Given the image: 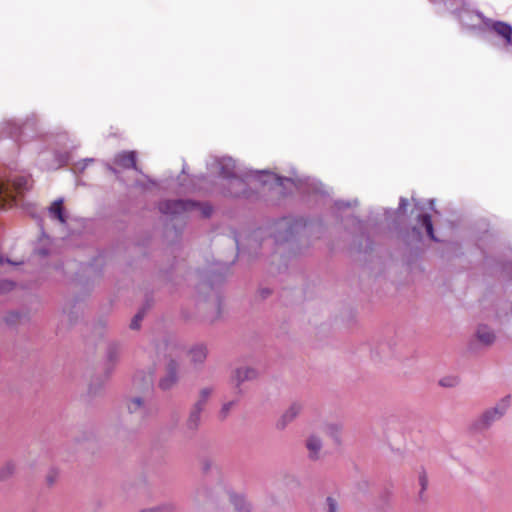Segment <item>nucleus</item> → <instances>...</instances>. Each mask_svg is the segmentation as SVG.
Segmentation results:
<instances>
[{
  "label": "nucleus",
  "mask_w": 512,
  "mask_h": 512,
  "mask_svg": "<svg viewBox=\"0 0 512 512\" xmlns=\"http://www.w3.org/2000/svg\"><path fill=\"white\" fill-rule=\"evenodd\" d=\"M198 271L200 282L197 286V291L199 295H201L204 300H208L213 296L215 306L220 313L222 305L221 287L225 283L229 266L224 263H214Z\"/></svg>",
  "instance_id": "f257e3e1"
},
{
  "label": "nucleus",
  "mask_w": 512,
  "mask_h": 512,
  "mask_svg": "<svg viewBox=\"0 0 512 512\" xmlns=\"http://www.w3.org/2000/svg\"><path fill=\"white\" fill-rule=\"evenodd\" d=\"M249 176L253 177L255 180L260 182L262 185H267L270 183V180L273 179L274 184L278 187L285 188L286 183L293 184L297 189H301L304 186H307L311 189L312 192L317 194H323L324 191L322 189V184L320 182H316L314 180H311L310 178H292V177H285L278 175L276 173H273L269 170H256L252 171Z\"/></svg>",
  "instance_id": "f03ea898"
},
{
  "label": "nucleus",
  "mask_w": 512,
  "mask_h": 512,
  "mask_svg": "<svg viewBox=\"0 0 512 512\" xmlns=\"http://www.w3.org/2000/svg\"><path fill=\"white\" fill-rule=\"evenodd\" d=\"M307 228L303 217H283L274 224L273 237L277 244L292 242Z\"/></svg>",
  "instance_id": "7ed1b4c3"
},
{
  "label": "nucleus",
  "mask_w": 512,
  "mask_h": 512,
  "mask_svg": "<svg viewBox=\"0 0 512 512\" xmlns=\"http://www.w3.org/2000/svg\"><path fill=\"white\" fill-rule=\"evenodd\" d=\"M510 405V395L503 397L495 407L485 410L477 419H475L470 429L473 432H483L491 427V425L500 420L506 413Z\"/></svg>",
  "instance_id": "20e7f679"
},
{
  "label": "nucleus",
  "mask_w": 512,
  "mask_h": 512,
  "mask_svg": "<svg viewBox=\"0 0 512 512\" xmlns=\"http://www.w3.org/2000/svg\"><path fill=\"white\" fill-rule=\"evenodd\" d=\"M218 192L225 198H248L250 196V189L248 184L243 178V175L222 180L218 185Z\"/></svg>",
  "instance_id": "39448f33"
},
{
  "label": "nucleus",
  "mask_w": 512,
  "mask_h": 512,
  "mask_svg": "<svg viewBox=\"0 0 512 512\" xmlns=\"http://www.w3.org/2000/svg\"><path fill=\"white\" fill-rule=\"evenodd\" d=\"M179 372L180 363L176 359L169 357L164 366V373L158 381V387L162 391L171 390L179 382Z\"/></svg>",
  "instance_id": "423d86ee"
},
{
  "label": "nucleus",
  "mask_w": 512,
  "mask_h": 512,
  "mask_svg": "<svg viewBox=\"0 0 512 512\" xmlns=\"http://www.w3.org/2000/svg\"><path fill=\"white\" fill-rule=\"evenodd\" d=\"M195 204L197 203L192 199H168L161 201L158 209L162 214L178 216L193 211Z\"/></svg>",
  "instance_id": "0eeeda50"
},
{
  "label": "nucleus",
  "mask_w": 512,
  "mask_h": 512,
  "mask_svg": "<svg viewBox=\"0 0 512 512\" xmlns=\"http://www.w3.org/2000/svg\"><path fill=\"white\" fill-rule=\"evenodd\" d=\"M123 345L119 341H109L104 358V377L108 379L120 361Z\"/></svg>",
  "instance_id": "6e6552de"
},
{
  "label": "nucleus",
  "mask_w": 512,
  "mask_h": 512,
  "mask_svg": "<svg viewBox=\"0 0 512 512\" xmlns=\"http://www.w3.org/2000/svg\"><path fill=\"white\" fill-rule=\"evenodd\" d=\"M477 17H479L483 23L492 31H494L497 35L502 37L506 43V45L512 46V25L504 22V21H493L484 16V14L480 11L476 12Z\"/></svg>",
  "instance_id": "1a4fd4ad"
},
{
  "label": "nucleus",
  "mask_w": 512,
  "mask_h": 512,
  "mask_svg": "<svg viewBox=\"0 0 512 512\" xmlns=\"http://www.w3.org/2000/svg\"><path fill=\"white\" fill-rule=\"evenodd\" d=\"M138 154L135 150H123L116 153L113 157V164L124 170L133 169L136 172L143 174L142 170L137 165Z\"/></svg>",
  "instance_id": "9d476101"
},
{
  "label": "nucleus",
  "mask_w": 512,
  "mask_h": 512,
  "mask_svg": "<svg viewBox=\"0 0 512 512\" xmlns=\"http://www.w3.org/2000/svg\"><path fill=\"white\" fill-rule=\"evenodd\" d=\"M258 376H259L258 370L253 367H248V366L238 367L232 373L231 382L234 384V386L237 390V394L242 395L243 390L241 389V385L244 382L253 381V380L257 379Z\"/></svg>",
  "instance_id": "9b49d317"
},
{
  "label": "nucleus",
  "mask_w": 512,
  "mask_h": 512,
  "mask_svg": "<svg viewBox=\"0 0 512 512\" xmlns=\"http://www.w3.org/2000/svg\"><path fill=\"white\" fill-rule=\"evenodd\" d=\"M218 166H219V176L224 181L226 179H231L237 176H240L241 174L238 173L236 162L232 157L225 156L221 157L218 160Z\"/></svg>",
  "instance_id": "f8f14e48"
},
{
  "label": "nucleus",
  "mask_w": 512,
  "mask_h": 512,
  "mask_svg": "<svg viewBox=\"0 0 512 512\" xmlns=\"http://www.w3.org/2000/svg\"><path fill=\"white\" fill-rule=\"evenodd\" d=\"M399 236L407 247L418 246L423 241V234L418 226H411L401 230Z\"/></svg>",
  "instance_id": "ddd939ff"
},
{
  "label": "nucleus",
  "mask_w": 512,
  "mask_h": 512,
  "mask_svg": "<svg viewBox=\"0 0 512 512\" xmlns=\"http://www.w3.org/2000/svg\"><path fill=\"white\" fill-rule=\"evenodd\" d=\"M301 410L302 406L300 403H292L276 422V429L279 431L284 430L299 415Z\"/></svg>",
  "instance_id": "4468645a"
},
{
  "label": "nucleus",
  "mask_w": 512,
  "mask_h": 512,
  "mask_svg": "<svg viewBox=\"0 0 512 512\" xmlns=\"http://www.w3.org/2000/svg\"><path fill=\"white\" fill-rule=\"evenodd\" d=\"M204 408L193 405L189 415L185 421L184 427L185 431L190 434H195L200 427L201 423V413Z\"/></svg>",
  "instance_id": "2eb2a0df"
},
{
  "label": "nucleus",
  "mask_w": 512,
  "mask_h": 512,
  "mask_svg": "<svg viewBox=\"0 0 512 512\" xmlns=\"http://www.w3.org/2000/svg\"><path fill=\"white\" fill-rule=\"evenodd\" d=\"M190 360L194 365H203L208 355V348L204 343H198L188 350Z\"/></svg>",
  "instance_id": "dca6fc26"
},
{
  "label": "nucleus",
  "mask_w": 512,
  "mask_h": 512,
  "mask_svg": "<svg viewBox=\"0 0 512 512\" xmlns=\"http://www.w3.org/2000/svg\"><path fill=\"white\" fill-rule=\"evenodd\" d=\"M417 223L423 227L430 240L433 242H440L439 238L435 235L432 217L428 213H420L417 218Z\"/></svg>",
  "instance_id": "f3484780"
},
{
  "label": "nucleus",
  "mask_w": 512,
  "mask_h": 512,
  "mask_svg": "<svg viewBox=\"0 0 512 512\" xmlns=\"http://www.w3.org/2000/svg\"><path fill=\"white\" fill-rule=\"evenodd\" d=\"M1 134L17 140L22 134V125L14 120H8L2 123Z\"/></svg>",
  "instance_id": "a211bd4d"
},
{
  "label": "nucleus",
  "mask_w": 512,
  "mask_h": 512,
  "mask_svg": "<svg viewBox=\"0 0 512 512\" xmlns=\"http://www.w3.org/2000/svg\"><path fill=\"white\" fill-rule=\"evenodd\" d=\"M63 202V198L55 200L48 210L51 218L57 219L61 224H66L67 215L65 208L63 207Z\"/></svg>",
  "instance_id": "6ab92c4d"
},
{
  "label": "nucleus",
  "mask_w": 512,
  "mask_h": 512,
  "mask_svg": "<svg viewBox=\"0 0 512 512\" xmlns=\"http://www.w3.org/2000/svg\"><path fill=\"white\" fill-rule=\"evenodd\" d=\"M12 186L18 194H23L32 188L33 180L29 175H16L11 179Z\"/></svg>",
  "instance_id": "aec40b11"
},
{
  "label": "nucleus",
  "mask_w": 512,
  "mask_h": 512,
  "mask_svg": "<svg viewBox=\"0 0 512 512\" xmlns=\"http://www.w3.org/2000/svg\"><path fill=\"white\" fill-rule=\"evenodd\" d=\"M476 338L484 345L489 346L495 341L494 332L487 325H479L476 331Z\"/></svg>",
  "instance_id": "412c9836"
},
{
  "label": "nucleus",
  "mask_w": 512,
  "mask_h": 512,
  "mask_svg": "<svg viewBox=\"0 0 512 512\" xmlns=\"http://www.w3.org/2000/svg\"><path fill=\"white\" fill-rule=\"evenodd\" d=\"M229 499L237 512H250V506L243 495L230 491Z\"/></svg>",
  "instance_id": "4be33fe9"
},
{
  "label": "nucleus",
  "mask_w": 512,
  "mask_h": 512,
  "mask_svg": "<svg viewBox=\"0 0 512 512\" xmlns=\"http://www.w3.org/2000/svg\"><path fill=\"white\" fill-rule=\"evenodd\" d=\"M392 339L379 342L376 347L371 351L373 356L388 357L393 354Z\"/></svg>",
  "instance_id": "5701e85b"
},
{
  "label": "nucleus",
  "mask_w": 512,
  "mask_h": 512,
  "mask_svg": "<svg viewBox=\"0 0 512 512\" xmlns=\"http://www.w3.org/2000/svg\"><path fill=\"white\" fill-rule=\"evenodd\" d=\"M127 407L130 413H139L141 416L147 415L146 404L141 397L131 398Z\"/></svg>",
  "instance_id": "b1692460"
},
{
  "label": "nucleus",
  "mask_w": 512,
  "mask_h": 512,
  "mask_svg": "<svg viewBox=\"0 0 512 512\" xmlns=\"http://www.w3.org/2000/svg\"><path fill=\"white\" fill-rule=\"evenodd\" d=\"M306 447L310 452V458L317 459L318 453L322 448V441L319 437L311 435L306 441Z\"/></svg>",
  "instance_id": "393cba45"
},
{
  "label": "nucleus",
  "mask_w": 512,
  "mask_h": 512,
  "mask_svg": "<svg viewBox=\"0 0 512 512\" xmlns=\"http://www.w3.org/2000/svg\"><path fill=\"white\" fill-rule=\"evenodd\" d=\"M16 470V466L13 461L6 462L1 468H0V482L7 481L10 479Z\"/></svg>",
  "instance_id": "a878e982"
},
{
  "label": "nucleus",
  "mask_w": 512,
  "mask_h": 512,
  "mask_svg": "<svg viewBox=\"0 0 512 512\" xmlns=\"http://www.w3.org/2000/svg\"><path fill=\"white\" fill-rule=\"evenodd\" d=\"M177 510V506L173 502H164L157 506L146 508L141 510V512H175Z\"/></svg>",
  "instance_id": "bb28decb"
},
{
  "label": "nucleus",
  "mask_w": 512,
  "mask_h": 512,
  "mask_svg": "<svg viewBox=\"0 0 512 512\" xmlns=\"http://www.w3.org/2000/svg\"><path fill=\"white\" fill-rule=\"evenodd\" d=\"M197 204L193 206L194 210H199L203 218H210L213 213V206L209 202L195 200Z\"/></svg>",
  "instance_id": "cd10ccee"
},
{
  "label": "nucleus",
  "mask_w": 512,
  "mask_h": 512,
  "mask_svg": "<svg viewBox=\"0 0 512 512\" xmlns=\"http://www.w3.org/2000/svg\"><path fill=\"white\" fill-rule=\"evenodd\" d=\"M408 205H409L408 199L405 197H400L398 208L396 210L386 209L385 216L388 218V217L392 216L393 214L404 215L406 213Z\"/></svg>",
  "instance_id": "c85d7f7f"
},
{
  "label": "nucleus",
  "mask_w": 512,
  "mask_h": 512,
  "mask_svg": "<svg viewBox=\"0 0 512 512\" xmlns=\"http://www.w3.org/2000/svg\"><path fill=\"white\" fill-rule=\"evenodd\" d=\"M327 433L333 439L336 444L341 443V428L336 424H330L327 426Z\"/></svg>",
  "instance_id": "c756f323"
},
{
  "label": "nucleus",
  "mask_w": 512,
  "mask_h": 512,
  "mask_svg": "<svg viewBox=\"0 0 512 512\" xmlns=\"http://www.w3.org/2000/svg\"><path fill=\"white\" fill-rule=\"evenodd\" d=\"M361 237L365 239V246H363L361 243L357 247V251L360 253H368L373 250L374 242L371 239V237L368 234L362 233Z\"/></svg>",
  "instance_id": "7c9ffc66"
},
{
  "label": "nucleus",
  "mask_w": 512,
  "mask_h": 512,
  "mask_svg": "<svg viewBox=\"0 0 512 512\" xmlns=\"http://www.w3.org/2000/svg\"><path fill=\"white\" fill-rule=\"evenodd\" d=\"M460 383L458 376H445L439 380V385L445 388L456 387Z\"/></svg>",
  "instance_id": "2f4dec72"
},
{
  "label": "nucleus",
  "mask_w": 512,
  "mask_h": 512,
  "mask_svg": "<svg viewBox=\"0 0 512 512\" xmlns=\"http://www.w3.org/2000/svg\"><path fill=\"white\" fill-rule=\"evenodd\" d=\"M211 393H212V388H210V387L201 389L200 393H199V399L196 403H194V405L204 408Z\"/></svg>",
  "instance_id": "473e14b6"
},
{
  "label": "nucleus",
  "mask_w": 512,
  "mask_h": 512,
  "mask_svg": "<svg viewBox=\"0 0 512 512\" xmlns=\"http://www.w3.org/2000/svg\"><path fill=\"white\" fill-rule=\"evenodd\" d=\"M418 482H419V485L421 487V489L419 491V498L421 500H423L424 499V497H423L424 492L426 491V489L428 487V477H427V474H426L424 469L419 473Z\"/></svg>",
  "instance_id": "72a5a7b5"
},
{
  "label": "nucleus",
  "mask_w": 512,
  "mask_h": 512,
  "mask_svg": "<svg viewBox=\"0 0 512 512\" xmlns=\"http://www.w3.org/2000/svg\"><path fill=\"white\" fill-rule=\"evenodd\" d=\"M144 309H139L138 312L134 315L129 325L130 329L138 330L141 327V321L144 319Z\"/></svg>",
  "instance_id": "f704fd0d"
},
{
  "label": "nucleus",
  "mask_w": 512,
  "mask_h": 512,
  "mask_svg": "<svg viewBox=\"0 0 512 512\" xmlns=\"http://www.w3.org/2000/svg\"><path fill=\"white\" fill-rule=\"evenodd\" d=\"M103 386H104V380L97 379L90 383L88 392L90 395L96 396L101 392Z\"/></svg>",
  "instance_id": "c9c22d12"
},
{
  "label": "nucleus",
  "mask_w": 512,
  "mask_h": 512,
  "mask_svg": "<svg viewBox=\"0 0 512 512\" xmlns=\"http://www.w3.org/2000/svg\"><path fill=\"white\" fill-rule=\"evenodd\" d=\"M21 318V314L17 311H11V312H8L6 314V316L4 317V322L9 325V326H13L15 325L16 323H18V321L20 320Z\"/></svg>",
  "instance_id": "e433bc0d"
},
{
  "label": "nucleus",
  "mask_w": 512,
  "mask_h": 512,
  "mask_svg": "<svg viewBox=\"0 0 512 512\" xmlns=\"http://www.w3.org/2000/svg\"><path fill=\"white\" fill-rule=\"evenodd\" d=\"M236 403H237V400H232V401H229L222 405L221 410H220V416L222 417V419H225L227 417V415L229 414V411L231 410V408L234 405H236Z\"/></svg>",
  "instance_id": "4c0bfd02"
},
{
  "label": "nucleus",
  "mask_w": 512,
  "mask_h": 512,
  "mask_svg": "<svg viewBox=\"0 0 512 512\" xmlns=\"http://www.w3.org/2000/svg\"><path fill=\"white\" fill-rule=\"evenodd\" d=\"M200 463L204 474H207L213 467V461L209 457L201 458Z\"/></svg>",
  "instance_id": "58836bf2"
},
{
  "label": "nucleus",
  "mask_w": 512,
  "mask_h": 512,
  "mask_svg": "<svg viewBox=\"0 0 512 512\" xmlns=\"http://www.w3.org/2000/svg\"><path fill=\"white\" fill-rule=\"evenodd\" d=\"M326 504L328 507L327 512H337V507H338L337 501L333 497H331V496L327 497Z\"/></svg>",
  "instance_id": "ea45409f"
},
{
  "label": "nucleus",
  "mask_w": 512,
  "mask_h": 512,
  "mask_svg": "<svg viewBox=\"0 0 512 512\" xmlns=\"http://www.w3.org/2000/svg\"><path fill=\"white\" fill-rule=\"evenodd\" d=\"M153 306V298L150 295H146L145 301L139 309H144V314Z\"/></svg>",
  "instance_id": "a19ab883"
},
{
  "label": "nucleus",
  "mask_w": 512,
  "mask_h": 512,
  "mask_svg": "<svg viewBox=\"0 0 512 512\" xmlns=\"http://www.w3.org/2000/svg\"><path fill=\"white\" fill-rule=\"evenodd\" d=\"M453 15H455L459 21L463 22L464 16H468L469 12L463 9H455L453 12Z\"/></svg>",
  "instance_id": "79ce46f5"
},
{
  "label": "nucleus",
  "mask_w": 512,
  "mask_h": 512,
  "mask_svg": "<svg viewBox=\"0 0 512 512\" xmlns=\"http://www.w3.org/2000/svg\"><path fill=\"white\" fill-rule=\"evenodd\" d=\"M258 293L262 299H266L272 294V290L270 288H260Z\"/></svg>",
  "instance_id": "37998d69"
},
{
  "label": "nucleus",
  "mask_w": 512,
  "mask_h": 512,
  "mask_svg": "<svg viewBox=\"0 0 512 512\" xmlns=\"http://www.w3.org/2000/svg\"><path fill=\"white\" fill-rule=\"evenodd\" d=\"M116 165L114 164H110V163H107L105 165L106 169L111 172L112 174L114 175H118L119 174V170L115 167Z\"/></svg>",
  "instance_id": "c03bdc74"
},
{
  "label": "nucleus",
  "mask_w": 512,
  "mask_h": 512,
  "mask_svg": "<svg viewBox=\"0 0 512 512\" xmlns=\"http://www.w3.org/2000/svg\"><path fill=\"white\" fill-rule=\"evenodd\" d=\"M335 205L338 209H344V208H348L350 206V204L345 201H336Z\"/></svg>",
  "instance_id": "a18cd8bd"
},
{
  "label": "nucleus",
  "mask_w": 512,
  "mask_h": 512,
  "mask_svg": "<svg viewBox=\"0 0 512 512\" xmlns=\"http://www.w3.org/2000/svg\"><path fill=\"white\" fill-rule=\"evenodd\" d=\"M4 263L8 264H14L9 258H5L3 255L0 254V266Z\"/></svg>",
  "instance_id": "49530a36"
},
{
  "label": "nucleus",
  "mask_w": 512,
  "mask_h": 512,
  "mask_svg": "<svg viewBox=\"0 0 512 512\" xmlns=\"http://www.w3.org/2000/svg\"><path fill=\"white\" fill-rule=\"evenodd\" d=\"M4 185L2 183H0V209H2L4 207V204L2 202V194L4 192Z\"/></svg>",
  "instance_id": "de8ad7c7"
},
{
  "label": "nucleus",
  "mask_w": 512,
  "mask_h": 512,
  "mask_svg": "<svg viewBox=\"0 0 512 512\" xmlns=\"http://www.w3.org/2000/svg\"><path fill=\"white\" fill-rule=\"evenodd\" d=\"M135 186H136V187H139V188H141V189H147L146 184H145V183H143V182H141V181H138V180H137V181H135Z\"/></svg>",
  "instance_id": "09e8293b"
},
{
  "label": "nucleus",
  "mask_w": 512,
  "mask_h": 512,
  "mask_svg": "<svg viewBox=\"0 0 512 512\" xmlns=\"http://www.w3.org/2000/svg\"><path fill=\"white\" fill-rule=\"evenodd\" d=\"M505 270L509 273V275L512 279V262L505 266Z\"/></svg>",
  "instance_id": "8fccbe9b"
},
{
  "label": "nucleus",
  "mask_w": 512,
  "mask_h": 512,
  "mask_svg": "<svg viewBox=\"0 0 512 512\" xmlns=\"http://www.w3.org/2000/svg\"><path fill=\"white\" fill-rule=\"evenodd\" d=\"M68 156L67 155H60V161L62 163H65L67 161Z\"/></svg>",
  "instance_id": "3c124183"
},
{
  "label": "nucleus",
  "mask_w": 512,
  "mask_h": 512,
  "mask_svg": "<svg viewBox=\"0 0 512 512\" xmlns=\"http://www.w3.org/2000/svg\"><path fill=\"white\" fill-rule=\"evenodd\" d=\"M146 178H148V181L152 184V185H156V181L150 179L147 175H145Z\"/></svg>",
  "instance_id": "603ef678"
},
{
  "label": "nucleus",
  "mask_w": 512,
  "mask_h": 512,
  "mask_svg": "<svg viewBox=\"0 0 512 512\" xmlns=\"http://www.w3.org/2000/svg\"><path fill=\"white\" fill-rule=\"evenodd\" d=\"M202 492L205 493V494H208L209 493V490L207 488H203L202 489Z\"/></svg>",
  "instance_id": "864d4df0"
},
{
  "label": "nucleus",
  "mask_w": 512,
  "mask_h": 512,
  "mask_svg": "<svg viewBox=\"0 0 512 512\" xmlns=\"http://www.w3.org/2000/svg\"><path fill=\"white\" fill-rule=\"evenodd\" d=\"M48 481H49L50 484H52L54 482L52 477H48Z\"/></svg>",
  "instance_id": "5fc2aeb1"
},
{
  "label": "nucleus",
  "mask_w": 512,
  "mask_h": 512,
  "mask_svg": "<svg viewBox=\"0 0 512 512\" xmlns=\"http://www.w3.org/2000/svg\"><path fill=\"white\" fill-rule=\"evenodd\" d=\"M85 161H87V162H93V161H94V159H93V158H89V159H86Z\"/></svg>",
  "instance_id": "6e6d98bb"
},
{
  "label": "nucleus",
  "mask_w": 512,
  "mask_h": 512,
  "mask_svg": "<svg viewBox=\"0 0 512 512\" xmlns=\"http://www.w3.org/2000/svg\"><path fill=\"white\" fill-rule=\"evenodd\" d=\"M199 179L200 180H204L205 179V175L202 174L201 176H199Z\"/></svg>",
  "instance_id": "4d7b16f0"
},
{
  "label": "nucleus",
  "mask_w": 512,
  "mask_h": 512,
  "mask_svg": "<svg viewBox=\"0 0 512 512\" xmlns=\"http://www.w3.org/2000/svg\"><path fill=\"white\" fill-rule=\"evenodd\" d=\"M200 492H201L200 490H199V491H197V495H196L197 500H199Z\"/></svg>",
  "instance_id": "13d9d810"
},
{
  "label": "nucleus",
  "mask_w": 512,
  "mask_h": 512,
  "mask_svg": "<svg viewBox=\"0 0 512 512\" xmlns=\"http://www.w3.org/2000/svg\"><path fill=\"white\" fill-rule=\"evenodd\" d=\"M182 173H183V174H184V173H186V169H185V167H183V169H182Z\"/></svg>",
  "instance_id": "bf43d9fd"
}]
</instances>
